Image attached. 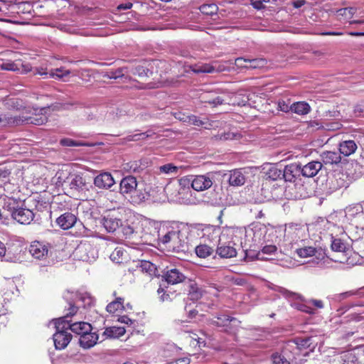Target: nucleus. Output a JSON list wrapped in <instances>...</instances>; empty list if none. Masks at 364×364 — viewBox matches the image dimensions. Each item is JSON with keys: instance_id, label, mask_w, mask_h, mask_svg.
Wrapping results in <instances>:
<instances>
[{"instance_id": "obj_1", "label": "nucleus", "mask_w": 364, "mask_h": 364, "mask_svg": "<svg viewBox=\"0 0 364 364\" xmlns=\"http://www.w3.org/2000/svg\"><path fill=\"white\" fill-rule=\"evenodd\" d=\"M186 231L183 227L171 228L159 237V241L168 251L171 252H185L188 250V240L186 237Z\"/></svg>"}, {"instance_id": "obj_2", "label": "nucleus", "mask_w": 364, "mask_h": 364, "mask_svg": "<svg viewBox=\"0 0 364 364\" xmlns=\"http://www.w3.org/2000/svg\"><path fill=\"white\" fill-rule=\"evenodd\" d=\"M331 247L333 252L338 254L336 257L331 259L333 261L351 266L358 262V255L353 252L350 245L341 238L332 237Z\"/></svg>"}, {"instance_id": "obj_3", "label": "nucleus", "mask_w": 364, "mask_h": 364, "mask_svg": "<svg viewBox=\"0 0 364 364\" xmlns=\"http://www.w3.org/2000/svg\"><path fill=\"white\" fill-rule=\"evenodd\" d=\"M4 190L6 192L4 196L0 198L2 207L12 213L17 210L21 205L23 200L20 198V191L18 187L11 183L5 185Z\"/></svg>"}, {"instance_id": "obj_4", "label": "nucleus", "mask_w": 364, "mask_h": 364, "mask_svg": "<svg viewBox=\"0 0 364 364\" xmlns=\"http://www.w3.org/2000/svg\"><path fill=\"white\" fill-rule=\"evenodd\" d=\"M268 228L260 223L252 224L245 230V242L250 247H259L266 242Z\"/></svg>"}, {"instance_id": "obj_5", "label": "nucleus", "mask_w": 364, "mask_h": 364, "mask_svg": "<svg viewBox=\"0 0 364 364\" xmlns=\"http://www.w3.org/2000/svg\"><path fill=\"white\" fill-rule=\"evenodd\" d=\"M56 332L53 335V342L57 350H63L67 347L72 339V335L68 332V328L65 323V318H59L55 321Z\"/></svg>"}, {"instance_id": "obj_6", "label": "nucleus", "mask_w": 364, "mask_h": 364, "mask_svg": "<svg viewBox=\"0 0 364 364\" xmlns=\"http://www.w3.org/2000/svg\"><path fill=\"white\" fill-rule=\"evenodd\" d=\"M58 183H61L64 188H68V192L72 195L82 194L87 190V184L85 178L78 174L70 175L63 181H61V176L58 177Z\"/></svg>"}, {"instance_id": "obj_7", "label": "nucleus", "mask_w": 364, "mask_h": 364, "mask_svg": "<svg viewBox=\"0 0 364 364\" xmlns=\"http://www.w3.org/2000/svg\"><path fill=\"white\" fill-rule=\"evenodd\" d=\"M73 255L78 260L92 262L97 257V251L90 243L84 242L77 245Z\"/></svg>"}, {"instance_id": "obj_8", "label": "nucleus", "mask_w": 364, "mask_h": 364, "mask_svg": "<svg viewBox=\"0 0 364 364\" xmlns=\"http://www.w3.org/2000/svg\"><path fill=\"white\" fill-rule=\"evenodd\" d=\"M183 229L186 231V237L188 240V244L193 242L198 238H202L205 235V231L211 229L210 225L203 224H193L189 226H183Z\"/></svg>"}, {"instance_id": "obj_9", "label": "nucleus", "mask_w": 364, "mask_h": 364, "mask_svg": "<svg viewBox=\"0 0 364 364\" xmlns=\"http://www.w3.org/2000/svg\"><path fill=\"white\" fill-rule=\"evenodd\" d=\"M63 107V105L60 103H55L48 107H44L41 108L34 109V116L30 117L28 120L29 123L36 125H41L47 122L48 117L46 116L47 110H60Z\"/></svg>"}, {"instance_id": "obj_10", "label": "nucleus", "mask_w": 364, "mask_h": 364, "mask_svg": "<svg viewBox=\"0 0 364 364\" xmlns=\"http://www.w3.org/2000/svg\"><path fill=\"white\" fill-rule=\"evenodd\" d=\"M36 216V213H34L33 210L22 208L21 206L11 215L14 220L23 225L30 224Z\"/></svg>"}, {"instance_id": "obj_11", "label": "nucleus", "mask_w": 364, "mask_h": 364, "mask_svg": "<svg viewBox=\"0 0 364 364\" xmlns=\"http://www.w3.org/2000/svg\"><path fill=\"white\" fill-rule=\"evenodd\" d=\"M284 237V231L282 229H277L273 227H270L268 228L265 243L270 242L277 245L279 247L284 246L285 247L287 245L284 244V240H283Z\"/></svg>"}, {"instance_id": "obj_12", "label": "nucleus", "mask_w": 364, "mask_h": 364, "mask_svg": "<svg viewBox=\"0 0 364 364\" xmlns=\"http://www.w3.org/2000/svg\"><path fill=\"white\" fill-rule=\"evenodd\" d=\"M94 184L100 189H110L115 184V181L111 173L104 172L95 177Z\"/></svg>"}, {"instance_id": "obj_13", "label": "nucleus", "mask_w": 364, "mask_h": 364, "mask_svg": "<svg viewBox=\"0 0 364 364\" xmlns=\"http://www.w3.org/2000/svg\"><path fill=\"white\" fill-rule=\"evenodd\" d=\"M29 253L37 259H43L48 255V247L38 241L33 242L28 248Z\"/></svg>"}, {"instance_id": "obj_14", "label": "nucleus", "mask_w": 364, "mask_h": 364, "mask_svg": "<svg viewBox=\"0 0 364 364\" xmlns=\"http://www.w3.org/2000/svg\"><path fill=\"white\" fill-rule=\"evenodd\" d=\"M137 187V181L135 177L128 176L123 178L119 184L120 193L123 195H132Z\"/></svg>"}, {"instance_id": "obj_15", "label": "nucleus", "mask_w": 364, "mask_h": 364, "mask_svg": "<svg viewBox=\"0 0 364 364\" xmlns=\"http://www.w3.org/2000/svg\"><path fill=\"white\" fill-rule=\"evenodd\" d=\"M165 281L170 284H176L185 281L186 277L176 268L167 269L163 274Z\"/></svg>"}, {"instance_id": "obj_16", "label": "nucleus", "mask_w": 364, "mask_h": 364, "mask_svg": "<svg viewBox=\"0 0 364 364\" xmlns=\"http://www.w3.org/2000/svg\"><path fill=\"white\" fill-rule=\"evenodd\" d=\"M65 323L67 326V328L73 333L80 335V336L85 333H89L92 329V326L87 322L77 321L72 323L71 321L65 320Z\"/></svg>"}, {"instance_id": "obj_17", "label": "nucleus", "mask_w": 364, "mask_h": 364, "mask_svg": "<svg viewBox=\"0 0 364 364\" xmlns=\"http://www.w3.org/2000/svg\"><path fill=\"white\" fill-rule=\"evenodd\" d=\"M300 174H301V165L297 164L287 165L282 170V178L289 182L294 181L296 177Z\"/></svg>"}, {"instance_id": "obj_18", "label": "nucleus", "mask_w": 364, "mask_h": 364, "mask_svg": "<svg viewBox=\"0 0 364 364\" xmlns=\"http://www.w3.org/2000/svg\"><path fill=\"white\" fill-rule=\"evenodd\" d=\"M212 180L205 175L195 176L191 183L192 188L197 191H203L208 189L212 186Z\"/></svg>"}, {"instance_id": "obj_19", "label": "nucleus", "mask_w": 364, "mask_h": 364, "mask_svg": "<svg viewBox=\"0 0 364 364\" xmlns=\"http://www.w3.org/2000/svg\"><path fill=\"white\" fill-rule=\"evenodd\" d=\"M102 225L107 232H114L122 225V221L114 215L109 214L103 218Z\"/></svg>"}, {"instance_id": "obj_20", "label": "nucleus", "mask_w": 364, "mask_h": 364, "mask_svg": "<svg viewBox=\"0 0 364 364\" xmlns=\"http://www.w3.org/2000/svg\"><path fill=\"white\" fill-rule=\"evenodd\" d=\"M323 164L321 161H312L307 164L301 166V174L304 177L311 178L315 176L321 169Z\"/></svg>"}, {"instance_id": "obj_21", "label": "nucleus", "mask_w": 364, "mask_h": 364, "mask_svg": "<svg viewBox=\"0 0 364 364\" xmlns=\"http://www.w3.org/2000/svg\"><path fill=\"white\" fill-rule=\"evenodd\" d=\"M77 221L76 216L69 212L65 213L59 216L57 220V224L63 230H68L75 224Z\"/></svg>"}, {"instance_id": "obj_22", "label": "nucleus", "mask_w": 364, "mask_h": 364, "mask_svg": "<svg viewBox=\"0 0 364 364\" xmlns=\"http://www.w3.org/2000/svg\"><path fill=\"white\" fill-rule=\"evenodd\" d=\"M320 158L322 164H323L325 165H336L341 161L340 154L336 151H323L321 154Z\"/></svg>"}, {"instance_id": "obj_23", "label": "nucleus", "mask_w": 364, "mask_h": 364, "mask_svg": "<svg viewBox=\"0 0 364 364\" xmlns=\"http://www.w3.org/2000/svg\"><path fill=\"white\" fill-rule=\"evenodd\" d=\"M97 340L98 335L96 333L89 331V333H85L80 336L79 342L84 348H90L97 343Z\"/></svg>"}, {"instance_id": "obj_24", "label": "nucleus", "mask_w": 364, "mask_h": 364, "mask_svg": "<svg viewBox=\"0 0 364 364\" xmlns=\"http://www.w3.org/2000/svg\"><path fill=\"white\" fill-rule=\"evenodd\" d=\"M358 146L353 140H346L339 144V154L348 156L357 150Z\"/></svg>"}, {"instance_id": "obj_25", "label": "nucleus", "mask_w": 364, "mask_h": 364, "mask_svg": "<svg viewBox=\"0 0 364 364\" xmlns=\"http://www.w3.org/2000/svg\"><path fill=\"white\" fill-rule=\"evenodd\" d=\"M35 75H40L41 76H45L46 78L48 75L50 77L60 79L64 76L68 75L70 74L69 70H64L62 68H57L55 70H51L49 73L46 71L43 68L36 69V71L34 73Z\"/></svg>"}, {"instance_id": "obj_26", "label": "nucleus", "mask_w": 364, "mask_h": 364, "mask_svg": "<svg viewBox=\"0 0 364 364\" xmlns=\"http://www.w3.org/2000/svg\"><path fill=\"white\" fill-rule=\"evenodd\" d=\"M229 185L239 186L245 182V176L241 169H234L230 171Z\"/></svg>"}, {"instance_id": "obj_27", "label": "nucleus", "mask_w": 364, "mask_h": 364, "mask_svg": "<svg viewBox=\"0 0 364 364\" xmlns=\"http://www.w3.org/2000/svg\"><path fill=\"white\" fill-rule=\"evenodd\" d=\"M129 73L128 67H122L119 68L116 70H110L109 71L105 72L102 76L104 77H107L108 79H114L117 80L118 78H121L124 77L125 74Z\"/></svg>"}, {"instance_id": "obj_28", "label": "nucleus", "mask_w": 364, "mask_h": 364, "mask_svg": "<svg viewBox=\"0 0 364 364\" xmlns=\"http://www.w3.org/2000/svg\"><path fill=\"white\" fill-rule=\"evenodd\" d=\"M290 109L294 113L304 115L310 112L311 107L309 105L305 102H297L290 106Z\"/></svg>"}, {"instance_id": "obj_29", "label": "nucleus", "mask_w": 364, "mask_h": 364, "mask_svg": "<svg viewBox=\"0 0 364 364\" xmlns=\"http://www.w3.org/2000/svg\"><path fill=\"white\" fill-rule=\"evenodd\" d=\"M290 248L291 250H294L295 253L300 258H307L309 257L314 256V254L316 252V248L312 247H304L301 248L295 247L294 245L290 244Z\"/></svg>"}, {"instance_id": "obj_30", "label": "nucleus", "mask_w": 364, "mask_h": 364, "mask_svg": "<svg viewBox=\"0 0 364 364\" xmlns=\"http://www.w3.org/2000/svg\"><path fill=\"white\" fill-rule=\"evenodd\" d=\"M213 252V247L205 244H199L195 248L196 255L200 258H206L210 256Z\"/></svg>"}, {"instance_id": "obj_31", "label": "nucleus", "mask_w": 364, "mask_h": 364, "mask_svg": "<svg viewBox=\"0 0 364 364\" xmlns=\"http://www.w3.org/2000/svg\"><path fill=\"white\" fill-rule=\"evenodd\" d=\"M190 69L195 73H211L215 70V68L207 63H197L190 65Z\"/></svg>"}, {"instance_id": "obj_32", "label": "nucleus", "mask_w": 364, "mask_h": 364, "mask_svg": "<svg viewBox=\"0 0 364 364\" xmlns=\"http://www.w3.org/2000/svg\"><path fill=\"white\" fill-rule=\"evenodd\" d=\"M204 291L196 283L189 285L188 296L191 300L198 301L203 294Z\"/></svg>"}, {"instance_id": "obj_33", "label": "nucleus", "mask_w": 364, "mask_h": 364, "mask_svg": "<svg viewBox=\"0 0 364 364\" xmlns=\"http://www.w3.org/2000/svg\"><path fill=\"white\" fill-rule=\"evenodd\" d=\"M126 331L124 327L112 326L107 328L103 335L108 338H118L123 336Z\"/></svg>"}, {"instance_id": "obj_34", "label": "nucleus", "mask_w": 364, "mask_h": 364, "mask_svg": "<svg viewBox=\"0 0 364 364\" xmlns=\"http://www.w3.org/2000/svg\"><path fill=\"white\" fill-rule=\"evenodd\" d=\"M266 179L276 181L282 177V170L279 169L274 166H270L264 173Z\"/></svg>"}, {"instance_id": "obj_35", "label": "nucleus", "mask_w": 364, "mask_h": 364, "mask_svg": "<svg viewBox=\"0 0 364 364\" xmlns=\"http://www.w3.org/2000/svg\"><path fill=\"white\" fill-rule=\"evenodd\" d=\"M226 235L223 234L218 241V245L216 250L217 254L222 258H228V247L225 245Z\"/></svg>"}, {"instance_id": "obj_36", "label": "nucleus", "mask_w": 364, "mask_h": 364, "mask_svg": "<svg viewBox=\"0 0 364 364\" xmlns=\"http://www.w3.org/2000/svg\"><path fill=\"white\" fill-rule=\"evenodd\" d=\"M123 302H124V299L122 297H118L116 299L115 301L110 302L107 306L106 309L109 313L114 314L119 309H124Z\"/></svg>"}, {"instance_id": "obj_37", "label": "nucleus", "mask_w": 364, "mask_h": 364, "mask_svg": "<svg viewBox=\"0 0 364 364\" xmlns=\"http://www.w3.org/2000/svg\"><path fill=\"white\" fill-rule=\"evenodd\" d=\"M126 252L122 247H116L110 255V259L115 263L120 264L123 262Z\"/></svg>"}, {"instance_id": "obj_38", "label": "nucleus", "mask_w": 364, "mask_h": 364, "mask_svg": "<svg viewBox=\"0 0 364 364\" xmlns=\"http://www.w3.org/2000/svg\"><path fill=\"white\" fill-rule=\"evenodd\" d=\"M229 105L242 106L245 105L247 98L241 94L232 93L231 95H229Z\"/></svg>"}, {"instance_id": "obj_39", "label": "nucleus", "mask_w": 364, "mask_h": 364, "mask_svg": "<svg viewBox=\"0 0 364 364\" xmlns=\"http://www.w3.org/2000/svg\"><path fill=\"white\" fill-rule=\"evenodd\" d=\"M355 11L356 9L354 7H346L337 10L336 15L338 17H343L346 20H350L353 18Z\"/></svg>"}, {"instance_id": "obj_40", "label": "nucleus", "mask_w": 364, "mask_h": 364, "mask_svg": "<svg viewBox=\"0 0 364 364\" xmlns=\"http://www.w3.org/2000/svg\"><path fill=\"white\" fill-rule=\"evenodd\" d=\"M239 233L240 236L237 238V244L235 240L229 242V258L236 257L237 255V251L240 245H242V242H240V239L241 238L242 232L240 231Z\"/></svg>"}, {"instance_id": "obj_41", "label": "nucleus", "mask_w": 364, "mask_h": 364, "mask_svg": "<svg viewBox=\"0 0 364 364\" xmlns=\"http://www.w3.org/2000/svg\"><path fill=\"white\" fill-rule=\"evenodd\" d=\"M154 133L152 132H142L135 134L129 135L126 137V139L129 141H139V140H144L147 139L148 137H150L154 134Z\"/></svg>"}, {"instance_id": "obj_42", "label": "nucleus", "mask_w": 364, "mask_h": 364, "mask_svg": "<svg viewBox=\"0 0 364 364\" xmlns=\"http://www.w3.org/2000/svg\"><path fill=\"white\" fill-rule=\"evenodd\" d=\"M248 68L251 69L262 68L267 65V60L264 58L248 59Z\"/></svg>"}, {"instance_id": "obj_43", "label": "nucleus", "mask_w": 364, "mask_h": 364, "mask_svg": "<svg viewBox=\"0 0 364 364\" xmlns=\"http://www.w3.org/2000/svg\"><path fill=\"white\" fill-rule=\"evenodd\" d=\"M148 72L149 69L141 65L134 68H129V73L139 77L147 76Z\"/></svg>"}, {"instance_id": "obj_44", "label": "nucleus", "mask_w": 364, "mask_h": 364, "mask_svg": "<svg viewBox=\"0 0 364 364\" xmlns=\"http://www.w3.org/2000/svg\"><path fill=\"white\" fill-rule=\"evenodd\" d=\"M228 317L226 315L216 316L213 320V323L218 328H222L221 331H226Z\"/></svg>"}, {"instance_id": "obj_45", "label": "nucleus", "mask_w": 364, "mask_h": 364, "mask_svg": "<svg viewBox=\"0 0 364 364\" xmlns=\"http://www.w3.org/2000/svg\"><path fill=\"white\" fill-rule=\"evenodd\" d=\"M60 144L64 146H81L88 145L85 142L75 141L69 138L62 139L60 141Z\"/></svg>"}, {"instance_id": "obj_46", "label": "nucleus", "mask_w": 364, "mask_h": 364, "mask_svg": "<svg viewBox=\"0 0 364 364\" xmlns=\"http://www.w3.org/2000/svg\"><path fill=\"white\" fill-rule=\"evenodd\" d=\"M248 65H249L248 59L238 58L235 60V63L232 65L230 66V63H229V70H234L235 67H237L239 68H249Z\"/></svg>"}, {"instance_id": "obj_47", "label": "nucleus", "mask_w": 364, "mask_h": 364, "mask_svg": "<svg viewBox=\"0 0 364 364\" xmlns=\"http://www.w3.org/2000/svg\"><path fill=\"white\" fill-rule=\"evenodd\" d=\"M120 228L122 230V232L123 235L127 238H130L131 236L134 234L135 232V227L133 225H131L128 223L124 224L122 223V225L120 226Z\"/></svg>"}, {"instance_id": "obj_48", "label": "nucleus", "mask_w": 364, "mask_h": 364, "mask_svg": "<svg viewBox=\"0 0 364 364\" xmlns=\"http://www.w3.org/2000/svg\"><path fill=\"white\" fill-rule=\"evenodd\" d=\"M261 247H262V253L272 255L276 252L277 250V245L270 242L264 243Z\"/></svg>"}, {"instance_id": "obj_49", "label": "nucleus", "mask_w": 364, "mask_h": 364, "mask_svg": "<svg viewBox=\"0 0 364 364\" xmlns=\"http://www.w3.org/2000/svg\"><path fill=\"white\" fill-rule=\"evenodd\" d=\"M217 6L215 4H203L200 7L201 13L206 15H213L216 12Z\"/></svg>"}, {"instance_id": "obj_50", "label": "nucleus", "mask_w": 364, "mask_h": 364, "mask_svg": "<svg viewBox=\"0 0 364 364\" xmlns=\"http://www.w3.org/2000/svg\"><path fill=\"white\" fill-rule=\"evenodd\" d=\"M160 172L164 173L166 174L171 173H176L178 171V167L173 166L171 164H167L164 166L159 167Z\"/></svg>"}, {"instance_id": "obj_51", "label": "nucleus", "mask_w": 364, "mask_h": 364, "mask_svg": "<svg viewBox=\"0 0 364 364\" xmlns=\"http://www.w3.org/2000/svg\"><path fill=\"white\" fill-rule=\"evenodd\" d=\"M33 205L35 206L36 213L37 212H43L44 210H48L49 208V204L44 200H35L33 201Z\"/></svg>"}, {"instance_id": "obj_52", "label": "nucleus", "mask_w": 364, "mask_h": 364, "mask_svg": "<svg viewBox=\"0 0 364 364\" xmlns=\"http://www.w3.org/2000/svg\"><path fill=\"white\" fill-rule=\"evenodd\" d=\"M78 299L84 304V307H90L94 304V299L89 294H85L77 296Z\"/></svg>"}, {"instance_id": "obj_53", "label": "nucleus", "mask_w": 364, "mask_h": 364, "mask_svg": "<svg viewBox=\"0 0 364 364\" xmlns=\"http://www.w3.org/2000/svg\"><path fill=\"white\" fill-rule=\"evenodd\" d=\"M277 291L287 298H289V299L300 298V295L299 294L289 291L283 287H279Z\"/></svg>"}, {"instance_id": "obj_54", "label": "nucleus", "mask_w": 364, "mask_h": 364, "mask_svg": "<svg viewBox=\"0 0 364 364\" xmlns=\"http://www.w3.org/2000/svg\"><path fill=\"white\" fill-rule=\"evenodd\" d=\"M0 67L2 70L16 71L19 70L18 65L11 61L3 63Z\"/></svg>"}, {"instance_id": "obj_55", "label": "nucleus", "mask_w": 364, "mask_h": 364, "mask_svg": "<svg viewBox=\"0 0 364 364\" xmlns=\"http://www.w3.org/2000/svg\"><path fill=\"white\" fill-rule=\"evenodd\" d=\"M353 295H357L360 297H364V287L356 291H349L344 292L341 294V296L344 299Z\"/></svg>"}, {"instance_id": "obj_56", "label": "nucleus", "mask_w": 364, "mask_h": 364, "mask_svg": "<svg viewBox=\"0 0 364 364\" xmlns=\"http://www.w3.org/2000/svg\"><path fill=\"white\" fill-rule=\"evenodd\" d=\"M188 122L198 127L205 125L208 123L207 121H203L195 115L188 117Z\"/></svg>"}, {"instance_id": "obj_57", "label": "nucleus", "mask_w": 364, "mask_h": 364, "mask_svg": "<svg viewBox=\"0 0 364 364\" xmlns=\"http://www.w3.org/2000/svg\"><path fill=\"white\" fill-rule=\"evenodd\" d=\"M314 256H315V259H316V264H318L325 259L326 255L322 249H316Z\"/></svg>"}, {"instance_id": "obj_58", "label": "nucleus", "mask_w": 364, "mask_h": 364, "mask_svg": "<svg viewBox=\"0 0 364 364\" xmlns=\"http://www.w3.org/2000/svg\"><path fill=\"white\" fill-rule=\"evenodd\" d=\"M299 309L309 314H315V309L311 307V304H309L308 302L306 304H301L300 306Z\"/></svg>"}, {"instance_id": "obj_59", "label": "nucleus", "mask_w": 364, "mask_h": 364, "mask_svg": "<svg viewBox=\"0 0 364 364\" xmlns=\"http://www.w3.org/2000/svg\"><path fill=\"white\" fill-rule=\"evenodd\" d=\"M68 312L65 314V316L62 318H65V320H68V318L73 316L77 313V307L75 305L70 304V308L68 309Z\"/></svg>"}, {"instance_id": "obj_60", "label": "nucleus", "mask_w": 364, "mask_h": 364, "mask_svg": "<svg viewBox=\"0 0 364 364\" xmlns=\"http://www.w3.org/2000/svg\"><path fill=\"white\" fill-rule=\"evenodd\" d=\"M308 304H311V306H314L318 309H322L323 307V304L321 300L310 299L308 301Z\"/></svg>"}, {"instance_id": "obj_61", "label": "nucleus", "mask_w": 364, "mask_h": 364, "mask_svg": "<svg viewBox=\"0 0 364 364\" xmlns=\"http://www.w3.org/2000/svg\"><path fill=\"white\" fill-rule=\"evenodd\" d=\"M251 5L257 10L264 8V5L261 0H252Z\"/></svg>"}, {"instance_id": "obj_62", "label": "nucleus", "mask_w": 364, "mask_h": 364, "mask_svg": "<svg viewBox=\"0 0 364 364\" xmlns=\"http://www.w3.org/2000/svg\"><path fill=\"white\" fill-rule=\"evenodd\" d=\"M118 321L126 323L127 325H132L134 323V321H132L131 318H129L127 316H122L118 318Z\"/></svg>"}, {"instance_id": "obj_63", "label": "nucleus", "mask_w": 364, "mask_h": 364, "mask_svg": "<svg viewBox=\"0 0 364 364\" xmlns=\"http://www.w3.org/2000/svg\"><path fill=\"white\" fill-rule=\"evenodd\" d=\"M272 358L274 364H284L287 362L286 360H283L280 355H275Z\"/></svg>"}, {"instance_id": "obj_64", "label": "nucleus", "mask_w": 364, "mask_h": 364, "mask_svg": "<svg viewBox=\"0 0 364 364\" xmlns=\"http://www.w3.org/2000/svg\"><path fill=\"white\" fill-rule=\"evenodd\" d=\"M175 361H176V364H189L190 363V359L187 357L176 359Z\"/></svg>"}]
</instances>
